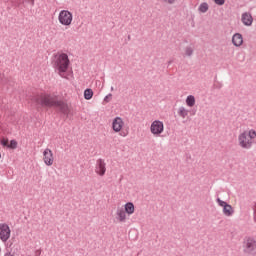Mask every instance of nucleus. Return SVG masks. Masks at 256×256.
Masks as SVG:
<instances>
[{
	"mask_svg": "<svg viewBox=\"0 0 256 256\" xmlns=\"http://www.w3.org/2000/svg\"><path fill=\"white\" fill-rule=\"evenodd\" d=\"M164 3H167V5H173L177 0H163Z\"/></svg>",
	"mask_w": 256,
	"mask_h": 256,
	"instance_id": "25",
	"label": "nucleus"
},
{
	"mask_svg": "<svg viewBox=\"0 0 256 256\" xmlns=\"http://www.w3.org/2000/svg\"><path fill=\"white\" fill-rule=\"evenodd\" d=\"M115 219L118 223H125V221H127V219H129V216L127 215V213L125 212L123 207L117 208Z\"/></svg>",
	"mask_w": 256,
	"mask_h": 256,
	"instance_id": "12",
	"label": "nucleus"
},
{
	"mask_svg": "<svg viewBox=\"0 0 256 256\" xmlns=\"http://www.w3.org/2000/svg\"><path fill=\"white\" fill-rule=\"evenodd\" d=\"M241 21L246 27H251L253 25V16L245 12L242 14Z\"/></svg>",
	"mask_w": 256,
	"mask_h": 256,
	"instance_id": "13",
	"label": "nucleus"
},
{
	"mask_svg": "<svg viewBox=\"0 0 256 256\" xmlns=\"http://www.w3.org/2000/svg\"><path fill=\"white\" fill-rule=\"evenodd\" d=\"M165 132V124L161 120H154L150 125V133L153 137H161Z\"/></svg>",
	"mask_w": 256,
	"mask_h": 256,
	"instance_id": "6",
	"label": "nucleus"
},
{
	"mask_svg": "<svg viewBox=\"0 0 256 256\" xmlns=\"http://www.w3.org/2000/svg\"><path fill=\"white\" fill-rule=\"evenodd\" d=\"M1 145H3V147H9V139L3 138L1 140Z\"/></svg>",
	"mask_w": 256,
	"mask_h": 256,
	"instance_id": "22",
	"label": "nucleus"
},
{
	"mask_svg": "<svg viewBox=\"0 0 256 256\" xmlns=\"http://www.w3.org/2000/svg\"><path fill=\"white\" fill-rule=\"evenodd\" d=\"M217 203L220 207L223 208V214L226 217H231L233 213H235V210L233 209V206L229 205L227 202L221 200V198L217 199Z\"/></svg>",
	"mask_w": 256,
	"mask_h": 256,
	"instance_id": "11",
	"label": "nucleus"
},
{
	"mask_svg": "<svg viewBox=\"0 0 256 256\" xmlns=\"http://www.w3.org/2000/svg\"><path fill=\"white\" fill-rule=\"evenodd\" d=\"M184 55L186 57H191L193 55V48L192 47H186L184 50Z\"/></svg>",
	"mask_w": 256,
	"mask_h": 256,
	"instance_id": "20",
	"label": "nucleus"
},
{
	"mask_svg": "<svg viewBox=\"0 0 256 256\" xmlns=\"http://www.w3.org/2000/svg\"><path fill=\"white\" fill-rule=\"evenodd\" d=\"M232 44L234 47H241L243 45V35L241 33H235L232 36Z\"/></svg>",
	"mask_w": 256,
	"mask_h": 256,
	"instance_id": "14",
	"label": "nucleus"
},
{
	"mask_svg": "<svg viewBox=\"0 0 256 256\" xmlns=\"http://www.w3.org/2000/svg\"><path fill=\"white\" fill-rule=\"evenodd\" d=\"M123 210L124 212H126V215H128V217H131V215L135 213V204H133L132 202H128L123 206Z\"/></svg>",
	"mask_w": 256,
	"mask_h": 256,
	"instance_id": "15",
	"label": "nucleus"
},
{
	"mask_svg": "<svg viewBox=\"0 0 256 256\" xmlns=\"http://www.w3.org/2000/svg\"><path fill=\"white\" fill-rule=\"evenodd\" d=\"M0 255H1V248H0Z\"/></svg>",
	"mask_w": 256,
	"mask_h": 256,
	"instance_id": "29",
	"label": "nucleus"
},
{
	"mask_svg": "<svg viewBox=\"0 0 256 256\" xmlns=\"http://www.w3.org/2000/svg\"><path fill=\"white\" fill-rule=\"evenodd\" d=\"M216 5L223 6L225 5V0H213Z\"/></svg>",
	"mask_w": 256,
	"mask_h": 256,
	"instance_id": "23",
	"label": "nucleus"
},
{
	"mask_svg": "<svg viewBox=\"0 0 256 256\" xmlns=\"http://www.w3.org/2000/svg\"><path fill=\"white\" fill-rule=\"evenodd\" d=\"M17 141L16 140H11L8 144V149H17Z\"/></svg>",
	"mask_w": 256,
	"mask_h": 256,
	"instance_id": "21",
	"label": "nucleus"
},
{
	"mask_svg": "<svg viewBox=\"0 0 256 256\" xmlns=\"http://www.w3.org/2000/svg\"><path fill=\"white\" fill-rule=\"evenodd\" d=\"M244 251L249 255H256V240L255 238H246L244 240Z\"/></svg>",
	"mask_w": 256,
	"mask_h": 256,
	"instance_id": "8",
	"label": "nucleus"
},
{
	"mask_svg": "<svg viewBox=\"0 0 256 256\" xmlns=\"http://www.w3.org/2000/svg\"><path fill=\"white\" fill-rule=\"evenodd\" d=\"M195 96L189 95L186 98V105L187 107H195Z\"/></svg>",
	"mask_w": 256,
	"mask_h": 256,
	"instance_id": "18",
	"label": "nucleus"
},
{
	"mask_svg": "<svg viewBox=\"0 0 256 256\" xmlns=\"http://www.w3.org/2000/svg\"><path fill=\"white\" fill-rule=\"evenodd\" d=\"M4 256H15V254L11 253V252H8L6 253Z\"/></svg>",
	"mask_w": 256,
	"mask_h": 256,
	"instance_id": "26",
	"label": "nucleus"
},
{
	"mask_svg": "<svg viewBox=\"0 0 256 256\" xmlns=\"http://www.w3.org/2000/svg\"><path fill=\"white\" fill-rule=\"evenodd\" d=\"M207 11H209V3H207V2H202V3L198 6V12H199V13H207Z\"/></svg>",
	"mask_w": 256,
	"mask_h": 256,
	"instance_id": "17",
	"label": "nucleus"
},
{
	"mask_svg": "<svg viewBox=\"0 0 256 256\" xmlns=\"http://www.w3.org/2000/svg\"><path fill=\"white\" fill-rule=\"evenodd\" d=\"M84 99H86L87 101L93 99V90L92 89H86L84 91Z\"/></svg>",
	"mask_w": 256,
	"mask_h": 256,
	"instance_id": "19",
	"label": "nucleus"
},
{
	"mask_svg": "<svg viewBox=\"0 0 256 256\" xmlns=\"http://www.w3.org/2000/svg\"><path fill=\"white\" fill-rule=\"evenodd\" d=\"M178 115L182 119H186V117L189 116V110H187V108L181 106L180 108H178Z\"/></svg>",
	"mask_w": 256,
	"mask_h": 256,
	"instance_id": "16",
	"label": "nucleus"
},
{
	"mask_svg": "<svg viewBox=\"0 0 256 256\" xmlns=\"http://www.w3.org/2000/svg\"><path fill=\"white\" fill-rule=\"evenodd\" d=\"M111 97H112L111 94H108L107 96H105L104 102H105V103H109V102L111 101Z\"/></svg>",
	"mask_w": 256,
	"mask_h": 256,
	"instance_id": "24",
	"label": "nucleus"
},
{
	"mask_svg": "<svg viewBox=\"0 0 256 256\" xmlns=\"http://www.w3.org/2000/svg\"><path fill=\"white\" fill-rule=\"evenodd\" d=\"M32 102L40 107H57L62 113H69V106L62 100H58L57 96L49 93H41L32 98Z\"/></svg>",
	"mask_w": 256,
	"mask_h": 256,
	"instance_id": "1",
	"label": "nucleus"
},
{
	"mask_svg": "<svg viewBox=\"0 0 256 256\" xmlns=\"http://www.w3.org/2000/svg\"><path fill=\"white\" fill-rule=\"evenodd\" d=\"M31 3H32V5H35V0H29Z\"/></svg>",
	"mask_w": 256,
	"mask_h": 256,
	"instance_id": "27",
	"label": "nucleus"
},
{
	"mask_svg": "<svg viewBox=\"0 0 256 256\" xmlns=\"http://www.w3.org/2000/svg\"><path fill=\"white\" fill-rule=\"evenodd\" d=\"M71 61L69 60V55L65 53H60L56 56L54 61V67L56 72L62 79H71L73 77V71L69 70Z\"/></svg>",
	"mask_w": 256,
	"mask_h": 256,
	"instance_id": "2",
	"label": "nucleus"
},
{
	"mask_svg": "<svg viewBox=\"0 0 256 256\" xmlns=\"http://www.w3.org/2000/svg\"><path fill=\"white\" fill-rule=\"evenodd\" d=\"M95 173L99 177H105V173H107V163H105V160L98 159L96 161Z\"/></svg>",
	"mask_w": 256,
	"mask_h": 256,
	"instance_id": "10",
	"label": "nucleus"
},
{
	"mask_svg": "<svg viewBox=\"0 0 256 256\" xmlns=\"http://www.w3.org/2000/svg\"><path fill=\"white\" fill-rule=\"evenodd\" d=\"M11 237V228L7 223H1L0 224V240H2L3 243H7Z\"/></svg>",
	"mask_w": 256,
	"mask_h": 256,
	"instance_id": "9",
	"label": "nucleus"
},
{
	"mask_svg": "<svg viewBox=\"0 0 256 256\" xmlns=\"http://www.w3.org/2000/svg\"><path fill=\"white\" fill-rule=\"evenodd\" d=\"M111 91H113V87L111 88Z\"/></svg>",
	"mask_w": 256,
	"mask_h": 256,
	"instance_id": "28",
	"label": "nucleus"
},
{
	"mask_svg": "<svg viewBox=\"0 0 256 256\" xmlns=\"http://www.w3.org/2000/svg\"><path fill=\"white\" fill-rule=\"evenodd\" d=\"M58 21L60 25H63L64 27H71V24L73 23V13H71L69 10L60 11Z\"/></svg>",
	"mask_w": 256,
	"mask_h": 256,
	"instance_id": "5",
	"label": "nucleus"
},
{
	"mask_svg": "<svg viewBox=\"0 0 256 256\" xmlns=\"http://www.w3.org/2000/svg\"><path fill=\"white\" fill-rule=\"evenodd\" d=\"M111 129L115 133H118L120 137H127V135H129V130L125 129V119L120 116H117L112 120Z\"/></svg>",
	"mask_w": 256,
	"mask_h": 256,
	"instance_id": "4",
	"label": "nucleus"
},
{
	"mask_svg": "<svg viewBox=\"0 0 256 256\" xmlns=\"http://www.w3.org/2000/svg\"><path fill=\"white\" fill-rule=\"evenodd\" d=\"M42 160L44 165L47 167L53 166V163H55V156L53 155V150L46 148L44 149L42 153Z\"/></svg>",
	"mask_w": 256,
	"mask_h": 256,
	"instance_id": "7",
	"label": "nucleus"
},
{
	"mask_svg": "<svg viewBox=\"0 0 256 256\" xmlns=\"http://www.w3.org/2000/svg\"><path fill=\"white\" fill-rule=\"evenodd\" d=\"M256 139V131L253 129L243 131L238 135V145L242 149H251Z\"/></svg>",
	"mask_w": 256,
	"mask_h": 256,
	"instance_id": "3",
	"label": "nucleus"
}]
</instances>
